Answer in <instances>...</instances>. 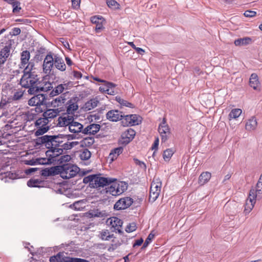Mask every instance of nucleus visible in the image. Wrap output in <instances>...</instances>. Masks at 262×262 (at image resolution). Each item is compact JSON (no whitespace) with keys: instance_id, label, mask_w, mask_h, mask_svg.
Here are the masks:
<instances>
[{"instance_id":"obj_1","label":"nucleus","mask_w":262,"mask_h":262,"mask_svg":"<svg viewBox=\"0 0 262 262\" xmlns=\"http://www.w3.org/2000/svg\"><path fill=\"white\" fill-rule=\"evenodd\" d=\"M23 71L24 73L19 83L22 87L28 89V92L30 94V90L35 87L38 79L34 63H29Z\"/></svg>"},{"instance_id":"obj_2","label":"nucleus","mask_w":262,"mask_h":262,"mask_svg":"<svg viewBox=\"0 0 262 262\" xmlns=\"http://www.w3.org/2000/svg\"><path fill=\"white\" fill-rule=\"evenodd\" d=\"M262 198V182L258 181L256 186L252 188L247 199L244 212L246 214L249 213L253 208L256 200Z\"/></svg>"},{"instance_id":"obj_3","label":"nucleus","mask_w":262,"mask_h":262,"mask_svg":"<svg viewBox=\"0 0 262 262\" xmlns=\"http://www.w3.org/2000/svg\"><path fill=\"white\" fill-rule=\"evenodd\" d=\"M116 179L104 178L100 175H90L84 178L83 182L84 183H89L91 188L100 189L108 186L112 183Z\"/></svg>"},{"instance_id":"obj_4","label":"nucleus","mask_w":262,"mask_h":262,"mask_svg":"<svg viewBox=\"0 0 262 262\" xmlns=\"http://www.w3.org/2000/svg\"><path fill=\"white\" fill-rule=\"evenodd\" d=\"M79 168L71 164H63L57 167V172L60 173L62 178L69 179L75 176L79 172Z\"/></svg>"},{"instance_id":"obj_5","label":"nucleus","mask_w":262,"mask_h":262,"mask_svg":"<svg viewBox=\"0 0 262 262\" xmlns=\"http://www.w3.org/2000/svg\"><path fill=\"white\" fill-rule=\"evenodd\" d=\"M127 184L124 182L111 183L110 186L106 188L107 193H110L114 196L122 194L127 189Z\"/></svg>"},{"instance_id":"obj_6","label":"nucleus","mask_w":262,"mask_h":262,"mask_svg":"<svg viewBox=\"0 0 262 262\" xmlns=\"http://www.w3.org/2000/svg\"><path fill=\"white\" fill-rule=\"evenodd\" d=\"M2 99L0 103V108L3 107L7 102L16 99V91L15 89L11 88L9 85L6 86L2 91Z\"/></svg>"},{"instance_id":"obj_7","label":"nucleus","mask_w":262,"mask_h":262,"mask_svg":"<svg viewBox=\"0 0 262 262\" xmlns=\"http://www.w3.org/2000/svg\"><path fill=\"white\" fill-rule=\"evenodd\" d=\"M162 183L159 179H154L150 186L149 200L154 202L158 198L161 189Z\"/></svg>"},{"instance_id":"obj_8","label":"nucleus","mask_w":262,"mask_h":262,"mask_svg":"<svg viewBox=\"0 0 262 262\" xmlns=\"http://www.w3.org/2000/svg\"><path fill=\"white\" fill-rule=\"evenodd\" d=\"M158 132L160 135L162 142H166L170 137L171 134L170 128L166 122L165 118H163L162 121L160 123L158 127Z\"/></svg>"},{"instance_id":"obj_9","label":"nucleus","mask_w":262,"mask_h":262,"mask_svg":"<svg viewBox=\"0 0 262 262\" xmlns=\"http://www.w3.org/2000/svg\"><path fill=\"white\" fill-rule=\"evenodd\" d=\"M52 83L47 81H39L38 79L35 88H32L30 90V94H34L39 92H48L52 88Z\"/></svg>"},{"instance_id":"obj_10","label":"nucleus","mask_w":262,"mask_h":262,"mask_svg":"<svg viewBox=\"0 0 262 262\" xmlns=\"http://www.w3.org/2000/svg\"><path fill=\"white\" fill-rule=\"evenodd\" d=\"M54 65V54L50 52L46 55L43 60L42 64L43 73L47 75L50 74Z\"/></svg>"},{"instance_id":"obj_11","label":"nucleus","mask_w":262,"mask_h":262,"mask_svg":"<svg viewBox=\"0 0 262 262\" xmlns=\"http://www.w3.org/2000/svg\"><path fill=\"white\" fill-rule=\"evenodd\" d=\"M133 203V199L130 197H124L119 200L114 205L116 210H123L128 208Z\"/></svg>"},{"instance_id":"obj_12","label":"nucleus","mask_w":262,"mask_h":262,"mask_svg":"<svg viewBox=\"0 0 262 262\" xmlns=\"http://www.w3.org/2000/svg\"><path fill=\"white\" fill-rule=\"evenodd\" d=\"M63 153V150L61 148H54V149H49L46 152V156L51 159L52 164H56L57 161H58V158L60 155Z\"/></svg>"},{"instance_id":"obj_13","label":"nucleus","mask_w":262,"mask_h":262,"mask_svg":"<svg viewBox=\"0 0 262 262\" xmlns=\"http://www.w3.org/2000/svg\"><path fill=\"white\" fill-rule=\"evenodd\" d=\"M10 171L4 172L3 169H0V175L2 176V180L5 182H10L16 179V173L14 168H10Z\"/></svg>"},{"instance_id":"obj_14","label":"nucleus","mask_w":262,"mask_h":262,"mask_svg":"<svg viewBox=\"0 0 262 262\" xmlns=\"http://www.w3.org/2000/svg\"><path fill=\"white\" fill-rule=\"evenodd\" d=\"M136 132L134 129L132 128L127 129L121 135V143L124 144L129 143L134 138Z\"/></svg>"},{"instance_id":"obj_15","label":"nucleus","mask_w":262,"mask_h":262,"mask_svg":"<svg viewBox=\"0 0 262 262\" xmlns=\"http://www.w3.org/2000/svg\"><path fill=\"white\" fill-rule=\"evenodd\" d=\"M73 119L72 116L68 114L62 115L58 118L57 125L60 127L68 126L69 128Z\"/></svg>"},{"instance_id":"obj_16","label":"nucleus","mask_w":262,"mask_h":262,"mask_svg":"<svg viewBox=\"0 0 262 262\" xmlns=\"http://www.w3.org/2000/svg\"><path fill=\"white\" fill-rule=\"evenodd\" d=\"M46 100L45 95L43 94H38L32 97L29 100V104L32 106H38L42 105Z\"/></svg>"},{"instance_id":"obj_17","label":"nucleus","mask_w":262,"mask_h":262,"mask_svg":"<svg viewBox=\"0 0 262 262\" xmlns=\"http://www.w3.org/2000/svg\"><path fill=\"white\" fill-rule=\"evenodd\" d=\"M106 116L107 119L111 121L115 122L121 120L123 117L122 112L118 110L110 111L107 113Z\"/></svg>"},{"instance_id":"obj_18","label":"nucleus","mask_w":262,"mask_h":262,"mask_svg":"<svg viewBox=\"0 0 262 262\" xmlns=\"http://www.w3.org/2000/svg\"><path fill=\"white\" fill-rule=\"evenodd\" d=\"M68 129L70 132L73 134H78L80 133L83 134L84 128L82 124L74 121V119H73Z\"/></svg>"},{"instance_id":"obj_19","label":"nucleus","mask_w":262,"mask_h":262,"mask_svg":"<svg viewBox=\"0 0 262 262\" xmlns=\"http://www.w3.org/2000/svg\"><path fill=\"white\" fill-rule=\"evenodd\" d=\"M30 58V53L29 51L25 50L21 53L20 69H24L29 63H32L31 62H29Z\"/></svg>"},{"instance_id":"obj_20","label":"nucleus","mask_w":262,"mask_h":262,"mask_svg":"<svg viewBox=\"0 0 262 262\" xmlns=\"http://www.w3.org/2000/svg\"><path fill=\"white\" fill-rule=\"evenodd\" d=\"M100 128V125L98 124H91L84 128L83 134L84 135H95L98 132Z\"/></svg>"},{"instance_id":"obj_21","label":"nucleus","mask_w":262,"mask_h":262,"mask_svg":"<svg viewBox=\"0 0 262 262\" xmlns=\"http://www.w3.org/2000/svg\"><path fill=\"white\" fill-rule=\"evenodd\" d=\"M127 125L133 126L139 124L141 120V117L137 115H129L125 116Z\"/></svg>"},{"instance_id":"obj_22","label":"nucleus","mask_w":262,"mask_h":262,"mask_svg":"<svg viewBox=\"0 0 262 262\" xmlns=\"http://www.w3.org/2000/svg\"><path fill=\"white\" fill-rule=\"evenodd\" d=\"M54 64L56 69L62 72L66 69V66L63 59L58 55L54 54Z\"/></svg>"},{"instance_id":"obj_23","label":"nucleus","mask_w":262,"mask_h":262,"mask_svg":"<svg viewBox=\"0 0 262 262\" xmlns=\"http://www.w3.org/2000/svg\"><path fill=\"white\" fill-rule=\"evenodd\" d=\"M49 140H48L47 148L48 149L60 148L57 143H59V140H58V136H56V135L49 136Z\"/></svg>"},{"instance_id":"obj_24","label":"nucleus","mask_w":262,"mask_h":262,"mask_svg":"<svg viewBox=\"0 0 262 262\" xmlns=\"http://www.w3.org/2000/svg\"><path fill=\"white\" fill-rule=\"evenodd\" d=\"M249 84L254 90H257L259 89L260 83L256 74L253 73L251 75L249 79Z\"/></svg>"},{"instance_id":"obj_25","label":"nucleus","mask_w":262,"mask_h":262,"mask_svg":"<svg viewBox=\"0 0 262 262\" xmlns=\"http://www.w3.org/2000/svg\"><path fill=\"white\" fill-rule=\"evenodd\" d=\"M110 225L115 230H117L118 232H122L121 228L122 225V221L118 217H114L110 219Z\"/></svg>"},{"instance_id":"obj_26","label":"nucleus","mask_w":262,"mask_h":262,"mask_svg":"<svg viewBox=\"0 0 262 262\" xmlns=\"http://www.w3.org/2000/svg\"><path fill=\"white\" fill-rule=\"evenodd\" d=\"M59 112L60 111L58 108L49 109L43 113L42 116L45 118L47 119V120H49V119H53L56 117Z\"/></svg>"},{"instance_id":"obj_27","label":"nucleus","mask_w":262,"mask_h":262,"mask_svg":"<svg viewBox=\"0 0 262 262\" xmlns=\"http://www.w3.org/2000/svg\"><path fill=\"white\" fill-rule=\"evenodd\" d=\"M10 53V46H6L0 52V63L3 64L6 58L9 56Z\"/></svg>"},{"instance_id":"obj_28","label":"nucleus","mask_w":262,"mask_h":262,"mask_svg":"<svg viewBox=\"0 0 262 262\" xmlns=\"http://www.w3.org/2000/svg\"><path fill=\"white\" fill-rule=\"evenodd\" d=\"M67 84H60L56 86L50 93V95L55 96L61 94L63 91L67 89Z\"/></svg>"},{"instance_id":"obj_29","label":"nucleus","mask_w":262,"mask_h":262,"mask_svg":"<svg viewBox=\"0 0 262 262\" xmlns=\"http://www.w3.org/2000/svg\"><path fill=\"white\" fill-rule=\"evenodd\" d=\"M257 125V122L255 117H252L247 121L245 128L248 131L253 130L256 129Z\"/></svg>"},{"instance_id":"obj_30","label":"nucleus","mask_w":262,"mask_h":262,"mask_svg":"<svg viewBox=\"0 0 262 262\" xmlns=\"http://www.w3.org/2000/svg\"><path fill=\"white\" fill-rule=\"evenodd\" d=\"M66 254L67 253L62 252L61 262H90L85 259L68 257L66 255Z\"/></svg>"},{"instance_id":"obj_31","label":"nucleus","mask_w":262,"mask_h":262,"mask_svg":"<svg viewBox=\"0 0 262 262\" xmlns=\"http://www.w3.org/2000/svg\"><path fill=\"white\" fill-rule=\"evenodd\" d=\"M211 177V173L209 172H203L199 177V183L201 185L205 184L209 181Z\"/></svg>"},{"instance_id":"obj_32","label":"nucleus","mask_w":262,"mask_h":262,"mask_svg":"<svg viewBox=\"0 0 262 262\" xmlns=\"http://www.w3.org/2000/svg\"><path fill=\"white\" fill-rule=\"evenodd\" d=\"M98 103L99 101L97 99H92L85 103L84 108L86 111L91 110L96 107L97 106Z\"/></svg>"},{"instance_id":"obj_33","label":"nucleus","mask_w":262,"mask_h":262,"mask_svg":"<svg viewBox=\"0 0 262 262\" xmlns=\"http://www.w3.org/2000/svg\"><path fill=\"white\" fill-rule=\"evenodd\" d=\"M66 100V99L65 98V96H63V95H61V96H59L53 99L51 102V104L54 107H58L61 106L62 104L65 102Z\"/></svg>"},{"instance_id":"obj_34","label":"nucleus","mask_w":262,"mask_h":262,"mask_svg":"<svg viewBox=\"0 0 262 262\" xmlns=\"http://www.w3.org/2000/svg\"><path fill=\"white\" fill-rule=\"evenodd\" d=\"M251 39L250 37H244L238 38L234 41V44L236 46H245L251 42Z\"/></svg>"},{"instance_id":"obj_35","label":"nucleus","mask_w":262,"mask_h":262,"mask_svg":"<svg viewBox=\"0 0 262 262\" xmlns=\"http://www.w3.org/2000/svg\"><path fill=\"white\" fill-rule=\"evenodd\" d=\"M123 150V149L122 147L115 148L110 154V158H111L112 161L114 160V159H117V157L122 152Z\"/></svg>"},{"instance_id":"obj_36","label":"nucleus","mask_w":262,"mask_h":262,"mask_svg":"<svg viewBox=\"0 0 262 262\" xmlns=\"http://www.w3.org/2000/svg\"><path fill=\"white\" fill-rule=\"evenodd\" d=\"M57 168H51L50 169L46 168L41 171V174L43 177H48L50 176H53L58 173L56 171Z\"/></svg>"},{"instance_id":"obj_37","label":"nucleus","mask_w":262,"mask_h":262,"mask_svg":"<svg viewBox=\"0 0 262 262\" xmlns=\"http://www.w3.org/2000/svg\"><path fill=\"white\" fill-rule=\"evenodd\" d=\"M49 136L45 135L41 137H38L36 139L35 142L37 145H44L47 147L48 140H49Z\"/></svg>"},{"instance_id":"obj_38","label":"nucleus","mask_w":262,"mask_h":262,"mask_svg":"<svg viewBox=\"0 0 262 262\" xmlns=\"http://www.w3.org/2000/svg\"><path fill=\"white\" fill-rule=\"evenodd\" d=\"M242 111L239 108H234L231 110L228 115V118L230 120L232 119L237 118L242 114Z\"/></svg>"},{"instance_id":"obj_39","label":"nucleus","mask_w":262,"mask_h":262,"mask_svg":"<svg viewBox=\"0 0 262 262\" xmlns=\"http://www.w3.org/2000/svg\"><path fill=\"white\" fill-rule=\"evenodd\" d=\"M99 236L102 240L108 241L113 237V234H111L108 230H103L100 232Z\"/></svg>"},{"instance_id":"obj_40","label":"nucleus","mask_w":262,"mask_h":262,"mask_svg":"<svg viewBox=\"0 0 262 262\" xmlns=\"http://www.w3.org/2000/svg\"><path fill=\"white\" fill-rule=\"evenodd\" d=\"M56 136H58L57 140H59V143H58V146H59V147H60L61 145H62V144H63V141L62 140L63 139H67L68 140H69V139H73L75 138V136L73 135H64L59 134L58 135H56Z\"/></svg>"},{"instance_id":"obj_41","label":"nucleus","mask_w":262,"mask_h":262,"mask_svg":"<svg viewBox=\"0 0 262 262\" xmlns=\"http://www.w3.org/2000/svg\"><path fill=\"white\" fill-rule=\"evenodd\" d=\"M49 122V120H47V119L45 118L44 117L42 118H40L38 119L35 123V126L36 127H43V126H48V124Z\"/></svg>"},{"instance_id":"obj_42","label":"nucleus","mask_w":262,"mask_h":262,"mask_svg":"<svg viewBox=\"0 0 262 262\" xmlns=\"http://www.w3.org/2000/svg\"><path fill=\"white\" fill-rule=\"evenodd\" d=\"M89 215L90 217H102L105 216V212L103 211H100L98 209L92 210L89 212Z\"/></svg>"},{"instance_id":"obj_43","label":"nucleus","mask_w":262,"mask_h":262,"mask_svg":"<svg viewBox=\"0 0 262 262\" xmlns=\"http://www.w3.org/2000/svg\"><path fill=\"white\" fill-rule=\"evenodd\" d=\"M58 158V161H57L56 164H62L64 162L69 161L71 160V156L68 155H60Z\"/></svg>"},{"instance_id":"obj_44","label":"nucleus","mask_w":262,"mask_h":262,"mask_svg":"<svg viewBox=\"0 0 262 262\" xmlns=\"http://www.w3.org/2000/svg\"><path fill=\"white\" fill-rule=\"evenodd\" d=\"M78 108L76 103H70L67 107V112L68 115L73 114Z\"/></svg>"},{"instance_id":"obj_45","label":"nucleus","mask_w":262,"mask_h":262,"mask_svg":"<svg viewBox=\"0 0 262 262\" xmlns=\"http://www.w3.org/2000/svg\"><path fill=\"white\" fill-rule=\"evenodd\" d=\"M37 129L35 132V135L36 136L42 135L48 132L49 129V126L36 127Z\"/></svg>"},{"instance_id":"obj_46","label":"nucleus","mask_w":262,"mask_h":262,"mask_svg":"<svg viewBox=\"0 0 262 262\" xmlns=\"http://www.w3.org/2000/svg\"><path fill=\"white\" fill-rule=\"evenodd\" d=\"M91 157V153L88 149H84L80 154L82 160H87Z\"/></svg>"},{"instance_id":"obj_47","label":"nucleus","mask_w":262,"mask_h":262,"mask_svg":"<svg viewBox=\"0 0 262 262\" xmlns=\"http://www.w3.org/2000/svg\"><path fill=\"white\" fill-rule=\"evenodd\" d=\"M174 153L172 149H167L164 150L163 155V159L165 161H169Z\"/></svg>"},{"instance_id":"obj_48","label":"nucleus","mask_w":262,"mask_h":262,"mask_svg":"<svg viewBox=\"0 0 262 262\" xmlns=\"http://www.w3.org/2000/svg\"><path fill=\"white\" fill-rule=\"evenodd\" d=\"M116 100L119 102L122 106H125L130 108L134 107V105L127 102L126 100L122 99L120 97H116Z\"/></svg>"},{"instance_id":"obj_49","label":"nucleus","mask_w":262,"mask_h":262,"mask_svg":"<svg viewBox=\"0 0 262 262\" xmlns=\"http://www.w3.org/2000/svg\"><path fill=\"white\" fill-rule=\"evenodd\" d=\"M37 164L41 165L52 164L51 159L49 157L37 158Z\"/></svg>"},{"instance_id":"obj_50","label":"nucleus","mask_w":262,"mask_h":262,"mask_svg":"<svg viewBox=\"0 0 262 262\" xmlns=\"http://www.w3.org/2000/svg\"><path fill=\"white\" fill-rule=\"evenodd\" d=\"M62 257V252H59L56 255L51 256L50 258V262H61Z\"/></svg>"},{"instance_id":"obj_51","label":"nucleus","mask_w":262,"mask_h":262,"mask_svg":"<svg viewBox=\"0 0 262 262\" xmlns=\"http://www.w3.org/2000/svg\"><path fill=\"white\" fill-rule=\"evenodd\" d=\"M106 4L108 7L112 9L119 8V4L115 0H106Z\"/></svg>"},{"instance_id":"obj_52","label":"nucleus","mask_w":262,"mask_h":262,"mask_svg":"<svg viewBox=\"0 0 262 262\" xmlns=\"http://www.w3.org/2000/svg\"><path fill=\"white\" fill-rule=\"evenodd\" d=\"M75 142H70V143H69V142H66V143H64L63 144H62V145H61V147H60V148H61V149L63 151V149H66V150H68V149H71L74 145H75Z\"/></svg>"},{"instance_id":"obj_53","label":"nucleus","mask_w":262,"mask_h":262,"mask_svg":"<svg viewBox=\"0 0 262 262\" xmlns=\"http://www.w3.org/2000/svg\"><path fill=\"white\" fill-rule=\"evenodd\" d=\"M40 181L37 179L30 180L27 182V185L29 187H38Z\"/></svg>"},{"instance_id":"obj_54","label":"nucleus","mask_w":262,"mask_h":262,"mask_svg":"<svg viewBox=\"0 0 262 262\" xmlns=\"http://www.w3.org/2000/svg\"><path fill=\"white\" fill-rule=\"evenodd\" d=\"M136 229V225L135 223L129 224L126 227L125 230L127 232H132Z\"/></svg>"},{"instance_id":"obj_55","label":"nucleus","mask_w":262,"mask_h":262,"mask_svg":"<svg viewBox=\"0 0 262 262\" xmlns=\"http://www.w3.org/2000/svg\"><path fill=\"white\" fill-rule=\"evenodd\" d=\"M154 237V234L150 233L148 235V237H147L144 243L143 244L142 248L146 247L148 245V244L151 242Z\"/></svg>"},{"instance_id":"obj_56","label":"nucleus","mask_w":262,"mask_h":262,"mask_svg":"<svg viewBox=\"0 0 262 262\" xmlns=\"http://www.w3.org/2000/svg\"><path fill=\"white\" fill-rule=\"evenodd\" d=\"M91 21L93 24L96 25L101 21H103L104 19L102 17H99L98 16H94L91 17Z\"/></svg>"},{"instance_id":"obj_57","label":"nucleus","mask_w":262,"mask_h":262,"mask_svg":"<svg viewBox=\"0 0 262 262\" xmlns=\"http://www.w3.org/2000/svg\"><path fill=\"white\" fill-rule=\"evenodd\" d=\"M134 161L135 162V163L136 164V165H139L141 168L143 169H146V166L145 165V164L142 162V161H140L139 160L136 159V158H134Z\"/></svg>"},{"instance_id":"obj_58","label":"nucleus","mask_w":262,"mask_h":262,"mask_svg":"<svg viewBox=\"0 0 262 262\" xmlns=\"http://www.w3.org/2000/svg\"><path fill=\"white\" fill-rule=\"evenodd\" d=\"M244 14L247 17H252L256 15V12L254 11L247 10Z\"/></svg>"},{"instance_id":"obj_59","label":"nucleus","mask_w":262,"mask_h":262,"mask_svg":"<svg viewBox=\"0 0 262 262\" xmlns=\"http://www.w3.org/2000/svg\"><path fill=\"white\" fill-rule=\"evenodd\" d=\"M25 164L30 165H34L37 164V158L31 160H26L24 161Z\"/></svg>"},{"instance_id":"obj_60","label":"nucleus","mask_w":262,"mask_h":262,"mask_svg":"<svg viewBox=\"0 0 262 262\" xmlns=\"http://www.w3.org/2000/svg\"><path fill=\"white\" fill-rule=\"evenodd\" d=\"M102 23H103V21H101L99 23L96 25L95 30H96V32L98 33V32H100V31L101 30L103 29V26Z\"/></svg>"},{"instance_id":"obj_61","label":"nucleus","mask_w":262,"mask_h":262,"mask_svg":"<svg viewBox=\"0 0 262 262\" xmlns=\"http://www.w3.org/2000/svg\"><path fill=\"white\" fill-rule=\"evenodd\" d=\"M72 6L74 9L79 8L80 3V0H72Z\"/></svg>"},{"instance_id":"obj_62","label":"nucleus","mask_w":262,"mask_h":262,"mask_svg":"<svg viewBox=\"0 0 262 262\" xmlns=\"http://www.w3.org/2000/svg\"><path fill=\"white\" fill-rule=\"evenodd\" d=\"M17 23H19V24H25L26 25H28L29 27H30L29 24L30 23V21L28 19L17 18Z\"/></svg>"},{"instance_id":"obj_63","label":"nucleus","mask_w":262,"mask_h":262,"mask_svg":"<svg viewBox=\"0 0 262 262\" xmlns=\"http://www.w3.org/2000/svg\"><path fill=\"white\" fill-rule=\"evenodd\" d=\"M104 84H105V86L106 87V88H108V89H113L116 86V85L114 83H113L112 82H107L106 81H105Z\"/></svg>"},{"instance_id":"obj_64","label":"nucleus","mask_w":262,"mask_h":262,"mask_svg":"<svg viewBox=\"0 0 262 262\" xmlns=\"http://www.w3.org/2000/svg\"><path fill=\"white\" fill-rule=\"evenodd\" d=\"M159 142V138H157L156 139V140H155L154 143L152 146V149H158Z\"/></svg>"}]
</instances>
